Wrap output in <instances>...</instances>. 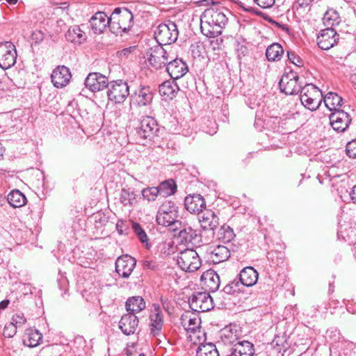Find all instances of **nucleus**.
Returning a JSON list of instances; mask_svg holds the SVG:
<instances>
[{
    "label": "nucleus",
    "instance_id": "nucleus-7",
    "mask_svg": "<svg viewBox=\"0 0 356 356\" xmlns=\"http://www.w3.org/2000/svg\"><path fill=\"white\" fill-rule=\"evenodd\" d=\"M106 93L109 101L121 104L130 95L129 86L127 81L122 79L113 81L109 83Z\"/></svg>",
    "mask_w": 356,
    "mask_h": 356
},
{
    "label": "nucleus",
    "instance_id": "nucleus-64",
    "mask_svg": "<svg viewBox=\"0 0 356 356\" xmlns=\"http://www.w3.org/2000/svg\"><path fill=\"white\" fill-rule=\"evenodd\" d=\"M186 271H188V272H194L195 270H191L190 268H188L187 270Z\"/></svg>",
    "mask_w": 356,
    "mask_h": 356
},
{
    "label": "nucleus",
    "instance_id": "nucleus-17",
    "mask_svg": "<svg viewBox=\"0 0 356 356\" xmlns=\"http://www.w3.org/2000/svg\"><path fill=\"white\" fill-rule=\"evenodd\" d=\"M72 77L70 70L68 67L62 65L56 67L51 75V82L58 88L66 86Z\"/></svg>",
    "mask_w": 356,
    "mask_h": 356
},
{
    "label": "nucleus",
    "instance_id": "nucleus-3",
    "mask_svg": "<svg viewBox=\"0 0 356 356\" xmlns=\"http://www.w3.org/2000/svg\"><path fill=\"white\" fill-rule=\"evenodd\" d=\"M134 16L125 8H116L112 13L110 20V30L115 35L127 33L133 26Z\"/></svg>",
    "mask_w": 356,
    "mask_h": 356
},
{
    "label": "nucleus",
    "instance_id": "nucleus-27",
    "mask_svg": "<svg viewBox=\"0 0 356 356\" xmlns=\"http://www.w3.org/2000/svg\"><path fill=\"white\" fill-rule=\"evenodd\" d=\"M258 276L256 268H243L239 274V280L244 286H252L257 283Z\"/></svg>",
    "mask_w": 356,
    "mask_h": 356
},
{
    "label": "nucleus",
    "instance_id": "nucleus-45",
    "mask_svg": "<svg viewBox=\"0 0 356 356\" xmlns=\"http://www.w3.org/2000/svg\"><path fill=\"white\" fill-rule=\"evenodd\" d=\"M132 229L142 243H145L146 247H148V236L146 234L141 225L136 222H132Z\"/></svg>",
    "mask_w": 356,
    "mask_h": 356
},
{
    "label": "nucleus",
    "instance_id": "nucleus-36",
    "mask_svg": "<svg viewBox=\"0 0 356 356\" xmlns=\"http://www.w3.org/2000/svg\"><path fill=\"white\" fill-rule=\"evenodd\" d=\"M245 286L240 280H234L223 289V292L235 297H241L244 293Z\"/></svg>",
    "mask_w": 356,
    "mask_h": 356
},
{
    "label": "nucleus",
    "instance_id": "nucleus-10",
    "mask_svg": "<svg viewBox=\"0 0 356 356\" xmlns=\"http://www.w3.org/2000/svg\"><path fill=\"white\" fill-rule=\"evenodd\" d=\"M279 85L281 92L287 95H297L302 88L301 83H299V76L293 71L284 74Z\"/></svg>",
    "mask_w": 356,
    "mask_h": 356
},
{
    "label": "nucleus",
    "instance_id": "nucleus-63",
    "mask_svg": "<svg viewBox=\"0 0 356 356\" xmlns=\"http://www.w3.org/2000/svg\"><path fill=\"white\" fill-rule=\"evenodd\" d=\"M304 1H305L306 3H309L314 1V0H304Z\"/></svg>",
    "mask_w": 356,
    "mask_h": 356
},
{
    "label": "nucleus",
    "instance_id": "nucleus-61",
    "mask_svg": "<svg viewBox=\"0 0 356 356\" xmlns=\"http://www.w3.org/2000/svg\"><path fill=\"white\" fill-rule=\"evenodd\" d=\"M143 266L144 267H149L151 266V262L149 261H144Z\"/></svg>",
    "mask_w": 356,
    "mask_h": 356
},
{
    "label": "nucleus",
    "instance_id": "nucleus-51",
    "mask_svg": "<svg viewBox=\"0 0 356 356\" xmlns=\"http://www.w3.org/2000/svg\"><path fill=\"white\" fill-rule=\"evenodd\" d=\"M133 269L134 268H115V273H116L119 277L128 278L132 273Z\"/></svg>",
    "mask_w": 356,
    "mask_h": 356
},
{
    "label": "nucleus",
    "instance_id": "nucleus-16",
    "mask_svg": "<svg viewBox=\"0 0 356 356\" xmlns=\"http://www.w3.org/2000/svg\"><path fill=\"white\" fill-rule=\"evenodd\" d=\"M200 281L202 288L209 292L216 291L220 284V277L213 268H209L204 272L201 275Z\"/></svg>",
    "mask_w": 356,
    "mask_h": 356
},
{
    "label": "nucleus",
    "instance_id": "nucleus-14",
    "mask_svg": "<svg viewBox=\"0 0 356 356\" xmlns=\"http://www.w3.org/2000/svg\"><path fill=\"white\" fill-rule=\"evenodd\" d=\"M339 37L334 29H325L318 34L317 44L321 49L328 50L338 42Z\"/></svg>",
    "mask_w": 356,
    "mask_h": 356
},
{
    "label": "nucleus",
    "instance_id": "nucleus-22",
    "mask_svg": "<svg viewBox=\"0 0 356 356\" xmlns=\"http://www.w3.org/2000/svg\"><path fill=\"white\" fill-rule=\"evenodd\" d=\"M184 205L188 211L197 214H200L206 207L204 199L200 194L186 196L184 200Z\"/></svg>",
    "mask_w": 356,
    "mask_h": 356
},
{
    "label": "nucleus",
    "instance_id": "nucleus-59",
    "mask_svg": "<svg viewBox=\"0 0 356 356\" xmlns=\"http://www.w3.org/2000/svg\"><path fill=\"white\" fill-rule=\"evenodd\" d=\"M350 81L353 85L356 87V74H353L350 76Z\"/></svg>",
    "mask_w": 356,
    "mask_h": 356
},
{
    "label": "nucleus",
    "instance_id": "nucleus-46",
    "mask_svg": "<svg viewBox=\"0 0 356 356\" xmlns=\"http://www.w3.org/2000/svg\"><path fill=\"white\" fill-rule=\"evenodd\" d=\"M141 194L143 197L149 202L156 200L158 195H159L157 187H147L146 188H143L141 191Z\"/></svg>",
    "mask_w": 356,
    "mask_h": 356
},
{
    "label": "nucleus",
    "instance_id": "nucleus-44",
    "mask_svg": "<svg viewBox=\"0 0 356 356\" xmlns=\"http://www.w3.org/2000/svg\"><path fill=\"white\" fill-rule=\"evenodd\" d=\"M136 265L135 258L129 254H124L116 259L115 267H135Z\"/></svg>",
    "mask_w": 356,
    "mask_h": 356
},
{
    "label": "nucleus",
    "instance_id": "nucleus-23",
    "mask_svg": "<svg viewBox=\"0 0 356 356\" xmlns=\"http://www.w3.org/2000/svg\"><path fill=\"white\" fill-rule=\"evenodd\" d=\"M90 24L95 34L102 33L107 26L110 28V17L104 12L96 13L90 19Z\"/></svg>",
    "mask_w": 356,
    "mask_h": 356
},
{
    "label": "nucleus",
    "instance_id": "nucleus-26",
    "mask_svg": "<svg viewBox=\"0 0 356 356\" xmlns=\"http://www.w3.org/2000/svg\"><path fill=\"white\" fill-rule=\"evenodd\" d=\"M254 348L248 341H237L233 346L231 356H252Z\"/></svg>",
    "mask_w": 356,
    "mask_h": 356
},
{
    "label": "nucleus",
    "instance_id": "nucleus-34",
    "mask_svg": "<svg viewBox=\"0 0 356 356\" xmlns=\"http://www.w3.org/2000/svg\"><path fill=\"white\" fill-rule=\"evenodd\" d=\"M157 188L159 195L167 197L176 193L177 186L175 180L169 179L161 182Z\"/></svg>",
    "mask_w": 356,
    "mask_h": 356
},
{
    "label": "nucleus",
    "instance_id": "nucleus-58",
    "mask_svg": "<svg viewBox=\"0 0 356 356\" xmlns=\"http://www.w3.org/2000/svg\"><path fill=\"white\" fill-rule=\"evenodd\" d=\"M9 304V300H2L1 302H0V312L6 309L8 305Z\"/></svg>",
    "mask_w": 356,
    "mask_h": 356
},
{
    "label": "nucleus",
    "instance_id": "nucleus-6",
    "mask_svg": "<svg viewBox=\"0 0 356 356\" xmlns=\"http://www.w3.org/2000/svg\"><path fill=\"white\" fill-rule=\"evenodd\" d=\"M179 31L176 24L168 21L160 24L154 31V37L159 45H165L174 43L178 38Z\"/></svg>",
    "mask_w": 356,
    "mask_h": 356
},
{
    "label": "nucleus",
    "instance_id": "nucleus-5",
    "mask_svg": "<svg viewBox=\"0 0 356 356\" xmlns=\"http://www.w3.org/2000/svg\"><path fill=\"white\" fill-rule=\"evenodd\" d=\"M159 127L154 118L150 116L143 117L140 125L136 129L138 143L145 144L154 140L159 136Z\"/></svg>",
    "mask_w": 356,
    "mask_h": 356
},
{
    "label": "nucleus",
    "instance_id": "nucleus-8",
    "mask_svg": "<svg viewBox=\"0 0 356 356\" xmlns=\"http://www.w3.org/2000/svg\"><path fill=\"white\" fill-rule=\"evenodd\" d=\"M149 64L155 70H159L165 67L172 56L161 45H155L151 47L147 52Z\"/></svg>",
    "mask_w": 356,
    "mask_h": 356
},
{
    "label": "nucleus",
    "instance_id": "nucleus-25",
    "mask_svg": "<svg viewBox=\"0 0 356 356\" xmlns=\"http://www.w3.org/2000/svg\"><path fill=\"white\" fill-rule=\"evenodd\" d=\"M138 325V317L130 313L123 315L119 322L120 329L126 335L134 334Z\"/></svg>",
    "mask_w": 356,
    "mask_h": 356
},
{
    "label": "nucleus",
    "instance_id": "nucleus-18",
    "mask_svg": "<svg viewBox=\"0 0 356 356\" xmlns=\"http://www.w3.org/2000/svg\"><path fill=\"white\" fill-rule=\"evenodd\" d=\"M179 267H200L201 261L197 253L193 249H186L179 253L177 259Z\"/></svg>",
    "mask_w": 356,
    "mask_h": 356
},
{
    "label": "nucleus",
    "instance_id": "nucleus-39",
    "mask_svg": "<svg viewBox=\"0 0 356 356\" xmlns=\"http://www.w3.org/2000/svg\"><path fill=\"white\" fill-rule=\"evenodd\" d=\"M238 339V330L236 327H225L221 333V339L225 344H232Z\"/></svg>",
    "mask_w": 356,
    "mask_h": 356
},
{
    "label": "nucleus",
    "instance_id": "nucleus-1",
    "mask_svg": "<svg viewBox=\"0 0 356 356\" xmlns=\"http://www.w3.org/2000/svg\"><path fill=\"white\" fill-rule=\"evenodd\" d=\"M224 8H208L200 17L201 31L209 38H215L222 33L227 22V17L223 11Z\"/></svg>",
    "mask_w": 356,
    "mask_h": 356
},
{
    "label": "nucleus",
    "instance_id": "nucleus-32",
    "mask_svg": "<svg viewBox=\"0 0 356 356\" xmlns=\"http://www.w3.org/2000/svg\"><path fill=\"white\" fill-rule=\"evenodd\" d=\"M145 307V302L140 296L131 297L126 302V309L130 314L138 313L143 310Z\"/></svg>",
    "mask_w": 356,
    "mask_h": 356
},
{
    "label": "nucleus",
    "instance_id": "nucleus-24",
    "mask_svg": "<svg viewBox=\"0 0 356 356\" xmlns=\"http://www.w3.org/2000/svg\"><path fill=\"white\" fill-rule=\"evenodd\" d=\"M198 215L202 229L213 231L219 225V218L212 210L202 211Z\"/></svg>",
    "mask_w": 356,
    "mask_h": 356
},
{
    "label": "nucleus",
    "instance_id": "nucleus-62",
    "mask_svg": "<svg viewBox=\"0 0 356 356\" xmlns=\"http://www.w3.org/2000/svg\"><path fill=\"white\" fill-rule=\"evenodd\" d=\"M6 1L10 4H15L17 2V0H6Z\"/></svg>",
    "mask_w": 356,
    "mask_h": 356
},
{
    "label": "nucleus",
    "instance_id": "nucleus-60",
    "mask_svg": "<svg viewBox=\"0 0 356 356\" xmlns=\"http://www.w3.org/2000/svg\"><path fill=\"white\" fill-rule=\"evenodd\" d=\"M4 149H3L1 143H0V158H3Z\"/></svg>",
    "mask_w": 356,
    "mask_h": 356
},
{
    "label": "nucleus",
    "instance_id": "nucleus-4",
    "mask_svg": "<svg viewBox=\"0 0 356 356\" xmlns=\"http://www.w3.org/2000/svg\"><path fill=\"white\" fill-rule=\"evenodd\" d=\"M300 99L302 104L310 111L317 110L322 102L323 94L316 86L307 84L300 91Z\"/></svg>",
    "mask_w": 356,
    "mask_h": 356
},
{
    "label": "nucleus",
    "instance_id": "nucleus-37",
    "mask_svg": "<svg viewBox=\"0 0 356 356\" xmlns=\"http://www.w3.org/2000/svg\"><path fill=\"white\" fill-rule=\"evenodd\" d=\"M7 200L10 205L14 208H19L26 203V197L19 190H13L9 193Z\"/></svg>",
    "mask_w": 356,
    "mask_h": 356
},
{
    "label": "nucleus",
    "instance_id": "nucleus-55",
    "mask_svg": "<svg viewBox=\"0 0 356 356\" xmlns=\"http://www.w3.org/2000/svg\"><path fill=\"white\" fill-rule=\"evenodd\" d=\"M116 229L120 234H124L126 233V229H124V223L122 221H120L116 224Z\"/></svg>",
    "mask_w": 356,
    "mask_h": 356
},
{
    "label": "nucleus",
    "instance_id": "nucleus-40",
    "mask_svg": "<svg viewBox=\"0 0 356 356\" xmlns=\"http://www.w3.org/2000/svg\"><path fill=\"white\" fill-rule=\"evenodd\" d=\"M136 194L134 191L122 188L120 192V201L124 207H134L136 203Z\"/></svg>",
    "mask_w": 356,
    "mask_h": 356
},
{
    "label": "nucleus",
    "instance_id": "nucleus-12",
    "mask_svg": "<svg viewBox=\"0 0 356 356\" xmlns=\"http://www.w3.org/2000/svg\"><path fill=\"white\" fill-rule=\"evenodd\" d=\"M329 119L333 129L338 132L346 131L351 122L350 115L343 110H338L332 113Z\"/></svg>",
    "mask_w": 356,
    "mask_h": 356
},
{
    "label": "nucleus",
    "instance_id": "nucleus-35",
    "mask_svg": "<svg viewBox=\"0 0 356 356\" xmlns=\"http://www.w3.org/2000/svg\"><path fill=\"white\" fill-rule=\"evenodd\" d=\"M178 90L179 87L177 84L170 81L163 82L159 88L160 95L169 99H172L175 97Z\"/></svg>",
    "mask_w": 356,
    "mask_h": 356
},
{
    "label": "nucleus",
    "instance_id": "nucleus-38",
    "mask_svg": "<svg viewBox=\"0 0 356 356\" xmlns=\"http://www.w3.org/2000/svg\"><path fill=\"white\" fill-rule=\"evenodd\" d=\"M284 54L282 47L278 43L268 46L266 51V56L269 61L280 60Z\"/></svg>",
    "mask_w": 356,
    "mask_h": 356
},
{
    "label": "nucleus",
    "instance_id": "nucleus-30",
    "mask_svg": "<svg viewBox=\"0 0 356 356\" xmlns=\"http://www.w3.org/2000/svg\"><path fill=\"white\" fill-rule=\"evenodd\" d=\"M229 257L230 252L227 248L218 245L211 251L210 260L213 264H218L226 261Z\"/></svg>",
    "mask_w": 356,
    "mask_h": 356
},
{
    "label": "nucleus",
    "instance_id": "nucleus-11",
    "mask_svg": "<svg viewBox=\"0 0 356 356\" xmlns=\"http://www.w3.org/2000/svg\"><path fill=\"white\" fill-rule=\"evenodd\" d=\"M17 59V51L11 42L0 43V67L7 70L13 67Z\"/></svg>",
    "mask_w": 356,
    "mask_h": 356
},
{
    "label": "nucleus",
    "instance_id": "nucleus-19",
    "mask_svg": "<svg viewBox=\"0 0 356 356\" xmlns=\"http://www.w3.org/2000/svg\"><path fill=\"white\" fill-rule=\"evenodd\" d=\"M149 328L151 334L159 336L163 326V315L159 305L154 304L149 315Z\"/></svg>",
    "mask_w": 356,
    "mask_h": 356
},
{
    "label": "nucleus",
    "instance_id": "nucleus-52",
    "mask_svg": "<svg viewBox=\"0 0 356 356\" xmlns=\"http://www.w3.org/2000/svg\"><path fill=\"white\" fill-rule=\"evenodd\" d=\"M254 1L261 8H268L274 5L275 0H254Z\"/></svg>",
    "mask_w": 356,
    "mask_h": 356
},
{
    "label": "nucleus",
    "instance_id": "nucleus-47",
    "mask_svg": "<svg viewBox=\"0 0 356 356\" xmlns=\"http://www.w3.org/2000/svg\"><path fill=\"white\" fill-rule=\"evenodd\" d=\"M17 327L14 323H8L5 325L3 330V334L5 337L11 338L15 335Z\"/></svg>",
    "mask_w": 356,
    "mask_h": 356
},
{
    "label": "nucleus",
    "instance_id": "nucleus-49",
    "mask_svg": "<svg viewBox=\"0 0 356 356\" xmlns=\"http://www.w3.org/2000/svg\"><path fill=\"white\" fill-rule=\"evenodd\" d=\"M346 151L350 158L356 159V139L347 143Z\"/></svg>",
    "mask_w": 356,
    "mask_h": 356
},
{
    "label": "nucleus",
    "instance_id": "nucleus-9",
    "mask_svg": "<svg viewBox=\"0 0 356 356\" xmlns=\"http://www.w3.org/2000/svg\"><path fill=\"white\" fill-rule=\"evenodd\" d=\"M190 308L195 312H204L213 308L209 292H195L188 298Z\"/></svg>",
    "mask_w": 356,
    "mask_h": 356
},
{
    "label": "nucleus",
    "instance_id": "nucleus-41",
    "mask_svg": "<svg viewBox=\"0 0 356 356\" xmlns=\"http://www.w3.org/2000/svg\"><path fill=\"white\" fill-rule=\"evenodd\" d=\"M197 356H219L218 351L216 346L212 343L201 344L199 346L197 351Z\"/></svg>",
    "mask_w": 356,
    "mask_h": 356
},
{
    "label": "nucleus",
    "instance_id": "nucleus-15",
    "mask_svg": "<svg viewBox=\"0 0 356 356\" xmlns=\"http://www.w3.org/2000/svg\"><path fill=\"white\" fill-rule=\"evenodd\" d=\"M181 324L187 332L195 333L200 331L201 318L199 314L186 311L180 318Z\"/></svg>",
    "mask_w": 356,
    "mask_h": 356
},
{
    "label": "nucleus",
    "instance_id": "nucleus-53",
    "mask_svg": "<svg viewBox=\"0 0 356 356\" xmlns=\"http://www.w3.org/2000/svg\"><path fill=\"white\" fill-rule=\"evenodd\" d=\"M25 322L26 319L23 316L16 314L13 316L11 323H14L16 327H17V326L23 325Z\"/></svg>",
    "mask_w": 356,
    "mask_h": 356
},
{
    "label": "nucleus",
    "instance_id": "nucleus-54",
    "mask_svg": "<svg viewBox=\"0 0 356 356\" xmlns=\"http://www.w3.org/2000/svg\"><path fill=\"white\" fill-rule=\"evenodd\" d=\"M135 49V47H129L128 48H124L120 51H118L119 56H127L132 51Z\"/></svg>",
    "mask_w": 356,
    "mask_h": 356
},
{
    "label": "nucleus",
    "instance_id": "nucleus-31",
    "mask_svg": "<svg viewBox=\"0 0 356 356\" xmlns=\"http://www.w3.org/2000/svg\"><path fill=\"white\" fill-rule=\"evenodd\" d=\"M323 101L325 106L330 110L334 112L338 110H341V102L343 99L338 94L332 92H330L325 95L323 97Z\"/></svg>",
    "mask_w": 356,
    "mask_h": 356
},
{
    "label": "nucleus",
    "instance_id": "nucleus-21",
    "mask_svg": "<svg viewBox=\"0 0 356 356\" xmlns=\"http://www.w3.org/2000/svg\"><path fill=\"white\" fill-rule=\"evenodd\" d=\"M131 101L139 106L149 105L153 99V94L149 87H140L134 93L130 94Z\"/></svg>",
    "mask_w": 356,
    "mask_h": 356
},
{
    "label": "nucleus",
    "instance_id": "nucleus-56",
    "mask_svg": "<svg viewBox=\"0 0 356 356\" xmlns=\"http://www.w3.org/2000/svg\"><path fill=\"white\" fill-rule=\"evenodd\" d=\"M350 196L353 202L356 203V185L352 188Z\"/></svg>",
    "mask_w": 356,
    "mask_h": 356
},
{
    "label": "nucleus",
    "instance_id": "nucleus-13",
    "mask_svg": "<svg viewBox=\"0 0 356 356\" xmlns=\"http://www.w3.org/2000/svg\"><path fill=\"white\" fill-rule=\"evenodd\" d=\"M109 83L106 76L99 72H92L86 78L84 84L92 92H97L107 88Z\"/></svg>",
    "mask_w": 356,
    "mask_h": 356
},
{
    "label": "nucleus",
    "instance_id": "nucleus-57",
    "mask_svg": "<svg viewBox=\"0 0 356 356\" xmlns=\"http://www.w3.org/2000/svg\"><path fill=\"white\" fill-rule=\"evenodd\" d=\"M237 51L238 52V56H240L241 54L244 56L248 53L247 47L243 45H241L240 47L237 49Z\"/></svg>",
    "mask_w": 356,
    "mask_h": 356
},
{
    "label": "nucleus",
    "instance_id": "nucleus-50",
    "mask_svg": "<svg viewBox=\"0 0 356 356\" xmlns=\"http://www.w3.org/2000/svg\"><path fill=\"white\" fill-rule=\"evenodd\" d=\"M287 56L289 60L294 65L297 66L302 65V60L300 56H297L294 51H287Z\"/></svg>",
    "mask_w": 356,
    "mask_h": 356
},
{
    "label": "nucleus",
    "instance_id": "nucleus-28",
    "mask_svg": "<svg viewBox=\"0 0 356 356\" xmlns=\"http://www.w3.org/2000/svg\"><path fill=\"white\" fill-rule=\"evenodd\" d=\"M341 22V18L338 11L334 8H328L323 17V23L326 29L338 26Z\"/></svg>",
    "mask_w": 356,
    "mask_h": 356
},
{
    "label": "nucleus",
    "instance_id": "nucleus-43",
    "mask_svg": "<svg viewBox=\"0 0 356 356\" xmlns=\"http://www.w3.org/2000/svg\"><path fill=\"white\" fill-rule=\"evenodd\" d=\"M218 238L224 243H229L235 238V234L229 226L223 225L218 232Z\"/></svg>",
    "mask_w": 356,
    "mask_h": 356
},
{
    "label": "nucleus",
    "instance_id": "nucleus-33",
    "mask_svg": "<svg viewBox=\"0 0 356 356\" xmlns=\"http://www.w3.org/2000/svg\"><path fill=\"white\" fill-rule=\"evenodd\" d=\"M65 38L67 41L71 42L81 44L86 40L87 37L85 32L79 26H74L68 29Z\"/></svg>",
    "mask_w": 356,
    "mask_h": 356
},
{
    "label": "nucleus",
    "instance_id": "nucleus-48",
    "mask_svg": "<svg viewBox=\"0 0 356 356\" xmlns=\"http://www.w3.org/2000/svg\"><path fill=\"white\" fill-rule=\"evenodd\" d=\"M267 257L268 259H271L273 263L278 266L282 264L284 254L280 252H268Z\"/></svg>",
    "mask_w": 356,
    "mask_h": 356
},
{
    "label": "nucleus",
    "instance_id": "nucleus-2",
    "mask_svg": "<svg viewBox=\"0 0 356 356\" xmlns=\"http://www.w3.org/2000/svg\"><path fill=\"white\" fill-rule=\"evenodd\" d=\"M178 207L172 201L164 202L159 208L156 222L163 227H168L172 232L181 228V222L178 218Z\"/></svg>",
    "mask_w": 356,
    "mask_h": 356
},
{
    "label": "nucleus",
    "instance_id": "nucleus-29",
    "mask_svg": "<svg viewBox=\"0 0 356 356\" xmlns=\"http://www.w3.org/2000/svg\"><path fill=\"white\" fill-rule=\"evenodd\" d=\"M42 340V334H40L38 330L29 329L24 335L23 343L28 347L34 348L38 346Z\"/></svg>",
    "mask_w": 356,
    "mask_h": 356
},
{
    "label": "nucleus",
    "instance_id": "nucleus-42",
    "mask_svg": "<svg viewBox=\"0 0 356 356\" xmlns=\"http://www.w3.org/2000/svg\"><path fill=\"white\" fill-rule=\"evenodd\" d=\"M195 236V231L190 227H186L179 231L178 238L180 243L187 244L191 243Z\"/></svg>",
    "mask_w": 356,
    "mask_h": 356
},
{
    "label": "nucleus",
    "instance_id": "nucleus-20",
    "mask_svg": "<svg viewBox=\"0 0 356 356\" xmlns=\"http://www.w3.org/2000/svg\"><path fill=\"white\" fill-rule=\"evenodd\" d=\"M168 60L165 65V70L172 79H178L182 77L188 72V66L182 59L174 58Z\"/></svg>",
    "mask_w": 356,
    "mask_h": 356
}]
</instances>
